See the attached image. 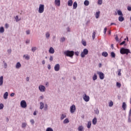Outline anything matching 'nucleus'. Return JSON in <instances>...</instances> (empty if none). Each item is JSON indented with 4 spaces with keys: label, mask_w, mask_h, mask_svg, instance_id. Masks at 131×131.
<instances>
[{
    "label": "nucleus",
    "mask_w": 131,
    "mask_h": 131,
    "mask_svg": "<svg viewBox=\"0 0 131 131\" xmlns=\"http://www.w3.org/2000/svg\"><path fill=\"white\" fill-rule=\"evenodd\" d=\"M55 5L57 6V7H60L61 5V1L60 0H55Z\"/></svg>",
    "instance_id": "obj_11"
},
{
    "label": "nucleus",
    "mask_w": 131,
    "mask_h": 131,
    "mask_svg": "<svg viewBox=\"0 0 131 131\" xmlns=\"http://www.w3.org/2000/svg\"><path fill=\"white\" fill-rule=\"evenodd\" d=\"M37 48L36 47H34L32 48L31 51L32 52H33V53H34L36 51V50H37Z\"/></svg>",
    "instance_id": "obj_36"
},
{
    "label": "nucleus",
    "mask_w": 131,
    "mask_h": 131,
    "mask_svg": "<svg viewBox=\"0 0 131 131\" xmlns=\"http://www.w3.org/2000/svg\"><path fill=\"white\" fill-rule=\"evenodd\" d=\"M45 11V5L40 4L39 6L38 12L40 14H41Z\"/></svg>",
    "instance_id": "obj_4"
},
{
    "label": "nucleus",
    "mask_w": 131,
    "mask_h": 131,
    "mask_svg": "<svg viewBox=\"0 0 131 131\" xmlns=\"http://www.w3.org/2000/svg\"><path fill=\"white\" fill-rule=\"evenodd\" d=\"M3 63H4V68H7V67H8V64H7V62L3 61Z\"/></svg>",
    "instance_id": "obj_47"
},
{
    "label": "nucleus",
    "mask_w": 131,
    "mask_h": 131,
    "mask_svg": "<svg viewBox=\"0 0 131 131\" xmlns=\"http://www.w3.org/2000/svg\"><path fill=\"white\" fill-rule=\"evenodd\" d=\"M128 122H131L130 117H128Z\"/></svg>",
    "instance_id": "obj_62"
},
{
    "label": "nucleus",
    "mask_w": 131,
    "mask_h": 131,
    "mask_svg": "<svg viewBox=\"0 0 131 131\" xmlns=\"http://www.w3.org/2000/svg\"><path fill=\"white\" fill-rule=\"evenodd\" d=\"M107 32V28L105 27L104 29V34H106V32Z\"/></svg>",
    "instance_id": "obj_56"
},
{
    "label": "nucleus",
    "mask_w": 131,
    "mask_h": 131,
    "mask_svg": "<svg viewBox=\"0 0 131 131\" xmlns=\"http://www.w3.org/2000/svg\"><path fill=\"white\" fill-rule=\"evenodd\" d=\"M9 96V93L8 92H5L4 94V99L7 100L8 99V96Z\"/></svg>",
    "instance_id": "obj_15"
},
{
    "label": "nucleus",
    "mask_w": 131,
    "mask_h": 131,
    "mask_svg": "<svg viewBox=\"0 0 131 131\" xmlns=\"http://www.w3.org/2000/svg\"><path fill=\"white\" fill-rule=\"evenodd\" d=\"M30 122H31V123L32 124H34V120L31 119V120H30Z\"/></svg>",
    "instance_id": "obj_53"
},
{
    "label": "nucleus",
    "mask_w": 131,
    "mask_h": 131,
    "mask_svg": "<svg viewBox=\"0 0 131 131\" xmlns=\"http://www.w3.org/2000/svg\"><path fill=\"white\" fill-rule=\"evenodd\" d=\"M72 5H73V1L72 0H69L68 2V6L71 7Z\"/></svg>",
    "instance_id": "obj_14"
},
{
    "label": "nucleus",
    "mask_w": 131,
    "mask_h": 131,
    "mask_svg": "<svg viewBox=\"0 0 131 131\" xmlns=\"http://www.w3.org/2000/svg\"><path fill=\"white\" fill-rule=\"evenodd\" d=\"M76 110V108L75 107V105L73 104L70 107V112L71 113H74Z\"/></svg>",
    "instance_id": "obj_6"
},
{
    "label": "nucleus",
    "mask_w": 131,
    "mask_h": 131,
    "mask_svg": "<svg viewBox=\"0 0 131 131\" xmlns=\"http://www.w3.org/2000/svg\"><path fill=\"white\" fill-rule=\"evenodd\" d=\"M7 52L8 53V54H11V53H12V50L11 49H8L7 50Z\"/></svg>",
    "instance_id": "obj_55"
},
{
    "label": "nucleus",
    "mask_w": 131,
    "mask_h": 131,
    "mask_svg": "<svg viewBox=\"0 0 131 131\" xmlns=\"http://www.w3.org/2000/svg\"><path fill=\"white\" fill-rule=\"evenodd\" d=\"M88 54H89V50L86 49H84L83 52L81 53V58H84V57H85V55H88Z\"/></svg>",
    "instance_id": "obj_3"
},
{
    "label": "nucleus",
    "mask_w": 131,
    "mask_h": 131,
    "mask_svg": "<svg viewBox=\"0 0 131 131\" xmlns=\"http://www.w3.org/2000/svg\"><path fill=\"white\" fill-rule=\"evenodd\" d=\"M21 63H20V62H18L16 63V65H15V68L16 69H20V68H21Z\"/></svg>",
    "instance_id": "obj_13"
},
{
    "label": "nucleus",
    "mask_w": 131,
    "mask_h": 131,
    "mask_svg": "<svg viewBox=\"0 0 131 131\" xmlns=\"http://www.w3.org/2000/svg\"><path fill=\"white\" fill-rule=\"evenodd\" d=\"M50 33H49V32H46V38H47L48 39H49V38H50Z\"/></svg>",
    "instance_id": "obj_30"
},
{
    "label": "nucleus",
    "mask_w": 131,
    "mask_h": 131,
    "mask_svg": "<svg viewBox=\"0 0 131 131\" xmlns=\"http://www.w3.org/2000/svg\"><path fill=\"white\" fill-rule=\"evenodd\" d=\"M78 131H83V126H80L78 128Z\"/></svg>",
    "instance_id": "obj_33"
},
{
    "label": "nucleus",
    "mask_w": 131,
    "mask_h": 131,
    "mask_svg": "<svg viewBox=\"0 0 131 131\" xmlns=\"http://www.w3.org/2000/svg\"><path fill=\"white\" fill-rule=\"evenodd\" d=\"M75 55L76 56H79V52H78V51L75 52Z\"/></svg>",
    "instance_id": "obj_52"
},
{
    "label": "nucleus",
    "mask_w": 131,
    "mask_h": 131,
    "mask_svg": "<svg viewBox=\"0 0 131 131\" xmlns=\"http://www.w3.org/2000/svg\"><path fill=\"white\" fill-rule=\"evenodd\" d=\"M64 54L67 57H70V58H73L74 56V51L67 50L64 51Z\"/></svg>",
    "instance_id": "obj_1"
},
{
    "label": "nucleus",
    "mask_w": 131,
    "mask_h": 131,
    "mask_svg": "<svg viewBox=\"0 0 131 131\" xmlns=\"http://www.w3.org/2000/svg\"><path fill=\"white\" fill-rule=\"evenodd\" d=\"M15 96V94L14 93H12L10 94V96L14 97Z\"/></svg>",
    "instance_id": "obj_60"
},
{
    "label": "nucleus",
    "mask_w": 131,
    "mask_h": 131,
    "mask_svg": "<svg viewBox=\"0 0 131 131\" xmlns=\"http://www.w3.org/2000/svg\"><path fill=\"white\" fill-rule=\"evenodd\" d=\"M97 74H99L100 79H103L105 77L104 73H103L102 72L98 71Z\"/></svg>",
    "instance_id": "obj_8"
},
{
    "label": "nucleus",
    "mask_w": 131,
    "mask_h": 131,
    "mask_svg": "<svg viewBox=\"0 0 131 131\" xmlns=\"http://www.w3.org/2000/svg\"><path fill=\"white\" fill-rule=\"evenodd\" d=\"M109 107H112L113 106V101H111L108 104Z\"/></svg>",
    "instance_id": "obj_39"
},
{
    "label": "nucleus",
    "mask_w": 131,
    "mask_h": 131,
    "mask_svg": "<svg viewBox=\"0 0 131 131\" xmlns=\"http://www.w3.org/2000/svg\"><path fill=\"white\" fill-rule=\"evenodd\" d=\"M48 69H49V70H50L51 69V65H50V64L48 65Z\"/></svg>",
    "instance_id": "obj_64"
},
{
    "label": "nucleus",
    "mask_w": 131,
    "mask_h": 131,
    "mask_svg": "<svg viewBox=\"0 0 131 131\" xmlns=\"http://www.w3.org/2000/svg\"><path fill=\"white\" fill-rule=\"evenodd\" d=\"M4 32H5V29L4 28V27H1L0 33H4Z\"/></svg>",
    "instance_id": "obj_25"
},
{
    "label": "nucleus",
    "mask_w": 131,
    "mask_h": 131,
    "mask_svg": "<svg viewBox=\"0 0 131 131\" xmlns=\"http://www.w3.org/2000/svg\"><path fill=\"white\" fill-rule=\"evenodd\" d=\"M45 108V104L43 103V102H40V109L41 110H42Z\"/></svg>",
    "instance_id": "obj_17"
},
{
    "label": "nucleus",
    "mask_w": 131,
    "mask_h": 131,
    "mask_svg": "<svg viewBox=\"0 0 131 131\" xmlns=\"http://www.w3.org/2000/svg\"><path fill=\"white\" fill-rule=\"evenodd\" d=\"M15 20H16V22L20 21V19H19V17L18 16V15L16 16Z\"/></svg>",
    "instance_id": "obj_42"
},
{
    "label": "nucleus",
    "mask_w": 131,
    "mask_h": 131,
    "mask_svg": "<svg viewBox=\"0 0 131 131\" xmlns=\"http://www.w3.org/2000/svg\"><path fill=\"white\" fill-rule=\"evenodd\" d=\"M128 117H131V109L129 110V115H128Z\"/></svg>",
    "instance_id": "obj_59"
},
{
    "label": "nucleus",
    "mask_w": 131,
    "mask_h": 131,
    "mask_svg": "<svg viewBox=\"0 0 131 131\" xmlns=\"http://www.w3.org/2000/svg\"><path fill=\"white\" fill-rule=\"evenodd\" d=\"M44 110L45 111H47V110H48V104H45V108H44Z\"/></svg>",
    "instance_id": "obj_50"
},
{
    "label": "nucleus",
    "mask_w": 131,
    "mask_h": 131,
    "mask_svg": "<svg viewBox=\"0 0 131 131\" xmlns=\"http://www.w3.org/2000/svg\"><path fill=\"white\" fill-rule=\"evenodd\" d=\"M83 99L85 102H89L90 101V96L86 95V94H84L83 95Z\"/></svg>",
    "instance_id": "obj_7"
},
{
    "label": "nucleus",
    "mask_w": 131,
    "mask_h": 131,
    "mask_svg": "<svg viewBox=\"0 0 131 131\" xmlns=\"http://www.w3.org/2000/svg\"><path fill=\"white\" fill-rule=\"evenodd\" d=\"M65 40H66V38H65L64 37H62L60 39V42H64Z\"/></svg>",
    "instance_id": "obj_31"
},
{
    "label": "nucleus",
    "mask_w": 131,
    "mask_h": 131,
    "mask_svg": "<svg viewBox=\"0 0 131 131\" xmlns=\"http://www.w3.org/2000/svg\"><path fill=\"white\" fill-rule=\"evenodd\" d=\"M63 123L66 124V123H69V119H68V118L64 119L63 120Z\"/></svg>",
    "instance_id": "obj_35"
},
{
    "label": "nucleus",
    "mask_w": 131,
    "mask_h": 131,
    "mask_svg": "<svg viewBox=\"0 0 131 131\" xmlns=\"http://www.w3.org/2000/svg\"><path fill=\"white\" fill-rule=\"evenodd\" d=\"M91 126H92V121H89L87 124V127H88V128H90Z\"/></svg>",
    "instance_id": "obj_19"
},
{
    "label": "nucleus",
    "mask_w": 131,
    "mask_h": 131,
    "mask_svg": "<svg viewBox=\"0 0 131 131\" xmlns=\"http://www.w3.org/2000/svg\"><path fill=\"white\" fill-rule=\"evenodd\" d=\"M73 9H74V10H75V9H76V8H77V3L74 2V3H73Z\"/></svg>",
    "instance_id": "obj_27"
},
{
    "label": "nucleus",
    "mask_w": 131,
    "mask_h": 131,
    "mask_svg": "<svg viewBox=\"0 0 131 131\" xmlns=\"http://www.w3.org/2000/svg\"><path fill=\"white\" fill-rule=\"evenodd\" d=\"M4 84V76H0V86H3Z\"/></svg>",
    "instance_id": "obj_12"
},
{
    "label": "nucleus",
    "mask_w": 131,
    "mask_h": 131,
    "mask_svg": "<svg viewBox=\"0 0 131 131\" xmlns=\"http://www.w3.org/2000/svg\"><path fill=\"white\" fill-rule=\"evenodd\" d=\"M26 126H27V123H22L21 124V127L22 128H25V127H26Z\"/></svg>",
    "instance_id": "obj_23"
},
{
    "label": "nucleus",
    "mask_w": 131,
    "mask_h": 131,
    "mask_svg": "<svg viewBox=\"0 0 131 131\" xmlns=\"http://www.w3.org/2000/svg\"><path fill=\"white\" fill-rule=\"evenodd\" d=\"M102 3H103L102 0H98V5H102Z\"/></svg>",
    "instance_id": "obj_44"
},
{
    "label": "nucleus",
    "mask_w": 131,
    "mask_h": 131,
    "mask_svg": "<svg viewBox=\"0 0 131 131\" xmlns=\"http://www.w3.org/2000/svg\"><path fill=\"white\" fill-rule=\"evenodd\" d=\"M38 89L40 92H43L46 91V87L44 85H40L38 86Z\"/></svg>",
    "instance_id": "obj_9"
},
{
    "label": "nucleus",
    "mask_w": 131,
    "mask_h": 131,
    "mask_svg": "<svg viewBox=\"0 0 131 131\" xmlns=\"http://www.w3.org/2000/svg\"><path fill=\"white\" fill-rule=\"evenodd\" d=\"M67 29L68 32H70V29L69 28V27H68V28H67Z\"/></svg>",
    "instance_id": "obj_63"
},
{
    "label": "nucleus",
    "mask_w": 131,
    "mask_h": 131,
    "mask_svg": "<svg viewBox=\"0 0 131 131\" xmlns=\"http://www.w3.org/2000/svg\"><path fill=\"white\" fill-rule=\"evenodd\" d=\"M46 131H54V130L53 129V128H52L51 127H48L46 129Z\"/></svg>",
    "instance_id": "obj_40"
},
{
    "label": "nucleus",
    "mask_w": 131,
    "mask_h": 131,
    "mask_svg": "<svg viewBox=\"0 0 131 131\" xmlns=\"http://www.w3.org/2000/svg\"><path fill=\"white\" fill-rule=\"evenodd\" d=\"M30 40H29V39H27L26 41V43H30Z\"/></svg>",
    "instance_id": "obj_58"
},
{
    "label": "nucleus",
    "mask_w": 131,
    "mask_h": 131,
    "mask_svg": "<svg viewBox=\"0 0 131 131\" xmlns=\"http://www.w3.org/2000/svg\"><path fill=\"white\" fill-rule=\"evenodd\" d=\"M53 60H54V57L53 56H51L49 58V60L50 62H52V61H53Z\"/></svg>",
    "instance_id": "obj_49"
},
{
    "label": "nucleus",
    "mask_w": 131,
    "mask_h": 131,
    "mask_svg": "<svg viewBox=\"0 0 131 131\" xmlns=\"http://www.w3.org/2000/svg\"><path fill=\"white\" fill-rule=\"evenodd\" d=\"M92 123H93V124H94V125H96V124H97V118L95 117L92 120Z\"/></svg>",
    "instance_id": "obj_18"
},
{
    "label": "nucleus",
    "mask_w": 131,
    "mask_h": 131,
    "mask_svg": "<svg viewBox=\"0 0 131 131\" xmlns=\"http://www.w3.org/2000/svg\"><path fill=\"white\" fill-rule=\"evenodd\" d=\"M92 37H93V39H95V37H96V32H93Z\"/></svg>",
    "instance_id": "obj_41"
},
{
    "label": "nucleus",
    "mask_w": 131,
    "mask_h": 131,
    "mask_svg": "<svg viewBox=\"0 0 131 131\" xmlns=\"http://www.w3.org/2000/svg\"><path fill=\"white\" fill-rule=\"evenodd\" d=\"M118 15L119 16H123V14H122V12H121V10H118L117 11Z\"/></svg>",
    "instance_id": "obj_32"
},
{
    "label": "nucleus",
    "mask_w": 131,
    "mask_h": 131,
    "mask_svg": "<svg viewBox=\"0 0 131 131\" xmlns=\"http://www.w3.org/2000/svg\"><path fill=\"white\" fill-rule=\"evenodd\" d=\"M100 11H98L97 12H96V13L95 14V17L96 18V19H98L99 17H100Z\"/></svg>",
    "instance_id": "obj_21"
},
{
    "label": "nucleus",
    "mask_w": 131,
    "mask_h": 131,
    "mask_svg": "<svg viewBox=\"0 0 131 131\" xmlns=\"http://www.w3.org/2000/svg\"><path fill=\"white\" fill-rule=\"evenodd\" d=\"M20 106L21 108H26L27 107V103H26L25 100H22L20 102Z\"/></svg>",
    "instance_id": "obj_5"
},
{
    "label": "nucleus",
    "mask_w": 131,
    "mask_h": 131,
    "mask_svg": "<svg viewBox=\"0 0 131 131\" xmlns=\"http://www.w3.org/2000/svg\"><path fill=\"white\" fill-rule=\"evenodd\" d=\"M127 9L128 11H131V7L130 6H128Z\"/></svg>",
    "instance_id": "obj_57"
},
{
    "label": "nucleus",
    "mask_w": 131,
    "mask_h": 131,
    "mask_svg": "<svg viewBox=\"0 0 131 131\" xmlns=\"http://www.w3.org/2000/svg\"><path fill=\"white\" fill-rule=\"evenodd\" d=\"M4 108V104L2 103L0 104V110H2V109Z\"/></svg>",
    "instance_id": "obj_46"
},
{
    "label": "nucleus",
    "mask_w": 131,
    "mask_h": 131,
    "mask_svg": "<svg viewBox=\"0 0 131 131\" xmlns=\"http://www.w3.org/2000/svg\"><path fill=\"white\" fill-rule=\"evenodd\" d=\"M98 78V76H97V74H94L93 77V80H97Z\"/></svg>",
    "instance_id": "obj_29"
},
{
    "label": "nucleus",
    "mask_w": 131,
    "mask_h": 131,
    "mask_svg": "<svg viewBox=\"0 0 131 131\" xmlns=\"http://www.w3.org/2000/svg\"><path fill=\"white\" fill-rule=\"evenodd\" d=\"M123 110H126V104L125 102H123L122 106Z\"/></svg>",
    "instance_id": "obj_24"
},
{
    "label": "nucleus",
    "mask_w": 131,
    "mask_h": 131,
    "mask_svg": "<svg viewBox=\"0 0 131 131\" xmlns=\"http://www.w3.org/2000/svg\"><path fill=\"white\" fill-rule=\"evenodd\" d=\"M82 43L83 46H84V47H85L86 46V42H85V41H82Z\"/></svg>",
    "instance_id": "obj_48"
},
{
    "label": "nucleus",
    "mask_w": 131,
    "mask_h": 131,
    "mask_svg": "<svg viewBox=\"0 0 131 131\" xmlns=\"http://www.w3.org/2000/svg\"><path fill=\"white\" fill-rule=\"evenodd\" d=\"M94 112H95V114H97V115H98L99 113V110L97 109L96 110H95Z\"/></svg>",
    "instance_id": "obj_45"
},
{
    "label": "nucleus",
    "mask_w": 131,
    "mask_h": 131,
    "mask_svg": "<svg viewBox=\"0 0 131 131\" xmlns=\"http://www.w3.org/2000/svg\"><path fill=\"white\" fill-rule=\"evenodd\" d=\"M24 58H25L26 59V60H29V59H30V57H29V56L28 55H24Z\"/></svg>",
    "instance_id": "obj_38"
},
{
    "label": "nucleus",
    "mask_w": 131,
    "mask_h": 131,
    "mask_svg": "<svg viewBox=\"0 0 131 131\" xmlns=\"http://www.w3.org/2000/svg\"><path fill=\"white\" fill-rule=\"evenodd\" d=\"M116 86H117V88H119H119H121V84L120 83L117 82L116 83Z\"/></svg>",
    "instance_id": "obj_37"
},
{
    "label": "nucleus",
    "mask_w": 131,
    "mask_h": 131,
    "mask_svg": "<svg viewBox=\"0 0 131 131\" xmlns=\"http://www.w3.org/2000/svg\"><path fill=\"white\" fill-rule=\"evenodd\" d=\"M102 55L103 57H108V53L107 52H102Z\"/></svg>",
    "instance_id": "obj_26"
},
{
    "label": "nucleus",
    "mask_w": 131,
    "mask_h": 131,
    "mask_svg": "<svg viewBox=\"0 0 131 131\" xmlns=\"http://www.w3.org/2000/svg\"><path fill=\"white\" fill-rule=\"evenodd\" d=\"M111 56L112 58H115L116 57L115 53H114V52H111Z\"/></svg>",
    "instance_id": "obj_34"
},
{
    "label": "nucleus",
    "mask_w": 131,
    "mask_h": 131,
    "mask_svg": "<svg viewBox=\"0 0 131 131\" xmlns=\"http://www.w3.org/2000/svg\"><path fill=\"white\" fill-rule=\"evenodd\" d=\"M119 21H120V22H122L123 21H124V17H123L122 16H119Z\"/></svg>",
    "instance_id": "obj_22"
},
{
    "label": "nucleus",
    "mask_w": 131,
    "mask_h": 131,
    "mask_svg": "<svg viewBox=\"0 0 131 131\" xmlns=\"http://www.w3.org/2000/svg\"><path fill=\"white\" fill-rule=\"evenodd\" d=\"M66 117H67L66 115L62 114L60 117V120H63V119H64V118H66Z\"/></svg>",
    "instance_id": "obj_20"
},
{
    "label": "nucleus",
    "mask_w": 131,
    "mask_h": 131,
    "mask_svg": "<svg viewBox=\"0 0 131 131\" xmlns=\"http://www.w3.org/2000/svg\"><path fill=\"white\" fill-rule=\"evenodd\" d=\"M49 53L50 54H54L55 53V50H54V48H53V47H51L50 48Z\"/></svg>",
    "instance_id": "obj_16"
},
{
    "label": "nucleus",
    "mask_w": 131,
    "mask_h": 131,
    "mask_svg": "<svg viewBox=\"0 0 131 131\" xmlns=\"http://www.w3.org/2000/svg\"><path fill=\"white\" fill-rule=\"evenodd\" d=\"M55 71H59L60 70V64L59 63L56 64L54 67Z\"/></svg>",
    "instance_id": "obj_10"
},
{
    "label": "nucleus",
    "mask_w": 131,
    "mask_h": 131,
    "mask_svg": "<svg viewBox=\"0 0 131 131\" xmlns=\"http://www.w3.org/2000/svg\"><path fill=\"white\" fill-rule=\"evenodd\" d=\"M121 70H118V75H119V76H120L121 75Z\"/></svg>",
    "instance_id": "obj_51"
},
{
    "label": "nucleus",
    "mask_w": 131,
    "mask_h": 131,
    "mask_svg": "<svg viewBox=\"0 0 131 131\" xmlns=\"http://www.w3.org/2000/svg\"><path fill=\"white\" fill-rule=\"evenodd\" d=\"M123 45H124V46H126V44H125V41H123L120 43V46H122Z\"/></svg>",
    "instance_id": "obj_43"
},
{
    "label": "nucleus",
    "mask_w": 131,
    "mask_h": 131,
    "mask_svg": "<svg viewBox=\"0 0 131 131\" xmlns=\"http://www.w3.org/2000/svg\"><path fill=\"white\" fill-rule=\"evenodd\" d=\"M26 32L28 35L30 34V31L29 30H27Z\"/></svg>",
    "instance_id": "obj_54"
},
{
    "label": "nucleus",
    "mask_w": 131,
    "mask_h": 131,
    "mask_svg": "<svg viewBox=\"0 0 131 131\" xmlns=\"http://www.w3.org/2000/svg\"><path fill=\"white\" fill-rule=\"evenodd\" d=\"M120 52L122 55H124V54H126V55H128V53H130L129 49H125L124 48H122L120 49Z\"/></svg>",
    "instance_id": "obj_2"
},
{
    "label": "nucleus",
    "mask_w": 131,
    "mask_h": 131,
    "mask_svg": "<svg viewBox=\"0 0 131 131\" xmlns=\"http://www.w3.org/2000/svg\"><path fill=\"white\" fill-rule=\"evenodd\" d=\"M84 6H89L90 5V2L88 0H86L84 2Z\"/></svg>",
    "instance_id": "obj_28"
},
{
    "label": "nucleus",
    "mask_w": 131,
    "mask_h": 131,
    "mask_svg": "<svg viewBox=\"0 0 131 131\" xmlns=\"http://www.w3.org/2000/svg\"><path fill=\"white\" fill-rule=\"evenodd\" d=\"M5 27H6V28H9V24H6Z\"/></svg>",
    "instance_id": "obj_61"
}]
</instances>
